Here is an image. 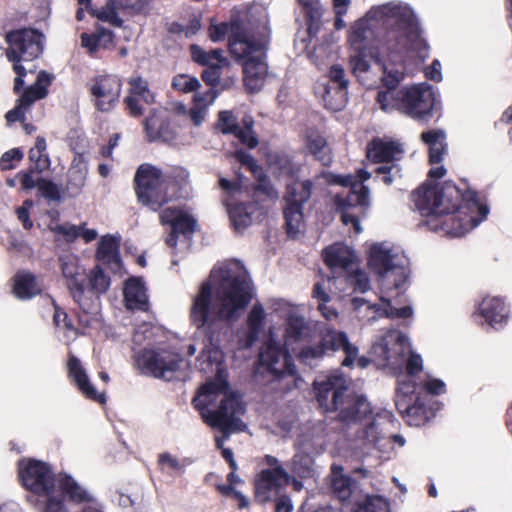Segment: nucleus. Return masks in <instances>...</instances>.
<instances>
[{
  "label": "nucleus",
  "instance_id": "11",
  "mask_svg": "<svg viewBox=\"0 0 512 512\" xmlns=\"http://www.w3.org/2000/svg\"><path fill=\"white\" fill-rule=\"evenodd\" d=\"M320 341L317 344H311L303 347L299 352V359L308 366L317 365L330 352L343 350L345 358L342 365L349 367L352 365V359L356 357L358 348L350 343L345 332L337 331L328 325L319 327Z\"/></svg>",
  "mask_w": 512,
  "mask_h": 512
},
{
  "label": "nucleus",
  "instance_id": "45",
  "mask_svg": "<svg viewBox=\"0 0 512 512\" xmlns=\"http://www.w3.org/2000/svg\"><path fill=\"white\" fill-rule=\"evenodd\" d=\"M42 290L38 279L30 272H19L14 278L13 292L19 299H30Z\"/></svg>",
  "mask_w": 512,
  "mask_h": 512
},
{
  "label": "nucleus",
  "instance_id": "27",
  "mask_svg": "<svg viewBox=\"0 0 512 512\" xmlns=\"http://www.w3.org/2000/svg\"><path fill=\"white\" fill-rule=\"evenodd\" d=\"M121 81L116 76H102L96 79L91 88L97 109L110 111L118 102L121 93Z\"/></svg>",
  "mask_w": 512,
  "mask_h": 512
},
{
  "label": "nucleus",
  "instance_id": "63",
  "mask_svg": "<svg viewBox=\"0 0 512 512\" xmlns=\"http://www.w3.org/2000/svg\"><path fill=\"white\" fill-rule=\"evenodd\" d=\"M158 330L150 323H143L139 325L133 335V342L141 345L145 340H149L154 336V331Z\"/></svg>",
  "mask_w": 512,
  "mask_h": 512
},
{
  "label": "nucleus",
  "instance_id": "9",
  "mask_svg": "<svg viewBox=\"0 0 512 512\" xmlns=\"http://www.w3.org/2000/svg\"><path fill=\"white\" fill-rule=\"evenodd\" d=\"M375 355L385 362V365L395 373H407L413 377L423 369V360L419 354L411 350V344L403 333L391 329L381 340L374 344Z\"/></svg>",
  "mask_w": 512,
  "mask_h": 512
},
{
  "label": "nucleus",
  "instance_id": "46",
  "mask_svg": "<svg viewBox=\"0 0 512 512\" xmlns=\"http://www.w3.org/2000/svg\"><path fill=\"white\" fill-rule=\"evenodd\" d=\"M341 467L333 466L331 474V489L341 501H347L355 492L354 481L342 473Z\"/></svg>",
  "mask_w": 512,
  "mask_h": 512
},
{
  "label": "nucleus",
  "instance_id": "47",
  "mask_svg": "<svg viewBox=\"0 0 512 512\" xmlns=\"http://www.w3.org/2000/svg\"><path fill=\"white\" fill-rule=\"evenodd\" d=\"M88 165L81 158H75L68 171L67 189L72 195H78L85 186Z\"/></svg>",
  "mask_w": 512,
  "mask_h": 512
},
{
  "label": "nucleus",
  "instance_id": "1",
  "mask_svg": "<svg viewBox=\"0 0 512 512\" xmlns=\"http://www.w3.org/2000/svg\"><path fill=\"white\" fill-rule=\"evenodd\" d=\"M375 27L381 28L382 33L378 36L379 51L372 55L374 63L376 57L394 56L409 50L415 51L422 60L428 56L419 21L408 4L393 0L371 6L350 25L347 37L350 47L354 51H365Z\"/></svg>",
  "mask_w": 512,
  "mask_h": 512
},
{
  "label": "nucleus",
  "instance_id": "40",
  "mask_svg": "<svg viewBox=\"0 0 512 512\" xmlns=\"http://www.w3.org/2000/svg\"><path fill=\"white\" fill-rule=\"evenodd\" d=\"M355 52V55L350 56L352 73L363 85L371 88L380 80V75L374 72V68L366 60L364 51Z\"/></svg>",
  "mask_w": 512,
  "mask_h": 512
},
{
  "label": "nucleus",
  "instance_id": "31",
  "mask_svg": "<svg viewBox=\"0 0 512 512\" xmlns=\"http://www.w3.org/2000/svg\"><path fill=\"white\" fill-rule=\"evenodd\" d=\"M120 236H103L96 250V260L98 264L107 267L114 274L122 272V261L119 253Z\"/></svg>",
  "mask_w": 512,
  "mask_h": 512
},
{
  "label": "nucleus",
  "instance_id": "33",
  "mask_svg": "<svg viewBox=\"0 0 512 512\" xmlns=\"http://www.w3.org/2000/svg\"><path fill=\"white\" fill-rule=\"evenodd\" d=\"M323 258L326 265L334 273H346L353 269L356 262L354 252L342 243H335L323 251Z\"/></svg>",
  "mask_w": 512,
  "mask_h": 512
},
{
  "label": "nucleus",
  "instance_id": "18",
  "mask_svg": "<svg viewBox=\"0 0 512 512\" xmlns=\"http://www.w3.org/2000/svg\"><path fill=\"white\" fill-rule=\"evenodd\" d=\"M312 183L303 181L302 183H292L287 185V191L284 196V218L287 234L295 238L300 235L305 228L302 206L311 197Z\"/></svg>",
  "mask_w": 512,
  "mask_h": 512
},
{
  "label": "nucleus",
  "instance_id": "2",
  "mask_svg": "<svg viewBox=\"0 0 512 512\" xmlns=\"http://www.w3.org/2000/svg\"><path fill=\"white\" fill-rule=\"evenodd\" d=\"M252 299L248 272L232 261L214 268L203 282L190 309V319L198 330L212 332L218 322L236 320Z\"/></svg>",
  "mask_w": 512,
  "mask_h": 512
},
{
  "label": "nucleus",
  "instance_id": "42",
  "mask_svg": "<svg viewBox=\"0 0 512 512\" xmlns=\"http://www.w3.org/2000/svg\"><path fill=\"white\" fill-rule=\"evenodd\" d=\"M269 168L271 172L278 178H284L288 184L298 183L295 177L299 171L298 165L294 164L289 156L285 154L272 153L268 157Z\"/></svg>",
  "mask_w": 512,
  "mask_h": 512
},
{
  "label": "nucleus",
  "instance_id": "10",
  "mask_svg": "<svg viewBox=\"0 0 512 512\" xmlns=\"http://www.w3.org/2000/svg\"><path fill=\"white\" fill-rule=\"evenodd\" d=\"M370 177L371 174L364 169L358 170L357 175L336 177L337 183L351 188L345 199H339V205L342 209V222L345 225H352L356 234L362 232L359 219L365 216L370 206L369 189L363 184Z\"/></svg>",
  "mask_w": 512,
  "mask_h": 512
},
{
  "label": "nucleus",
  "instance_id": "8",
  "mask_svg": "<svg viewBox=\"0 0 512 512\" xmlns=\"http://www.w3.org/2000/svg\"><path fill=\"white\" fill-rule=\"evenodd\" d=\"M369 268L378 276L385 293L401 290L410 275V262L401 247L387 243H374L368 254Z\"/></svg>",
  "mask_w": 512,
  "mask_h": 512
},
{
  "label": "nucleus",
  "instance_id": "26",
  "mask_svg": "<svg viewBox=\"0 0 512 512\" xmlns=\"http://www.w3.org/2000/svg\"><path fill=\"white\" fill-rule=\"evenodd\" d=\"M243 127H240L236 118L230 111H222L219 113L217 128L225 134H233L239 141L249 148H254L258 144V140L254 135L252 127L254 121L251 116H245L242 120Z\"/></svg>",
  "mask_w": 512,
  "mask_h": 512
},
{
  "label": "nucleus",
  "instance_id": "55",
  "mask_svg": "<svg viewBox=\"0 0 512 512\" xmlns=\"http://www.w3.org/2000/svg\"><path fill=\"white\" fill-rule=\"evenodd\" d=\"M354 512H389V503L381 496H367Z\"/></svg>",
  "mask_w": 512,
  "mask_h": 512
},
{
  "label": "nucleus",
  "instance_id": "38",
  "mask_svg": "<svg viewBox=\"0 0 512 512\" xmlns=\"http://www.w3.org/2000/svg\"><path fill=\"white\" fill-rule=\"evenodd\" d=\"M125 305L130 310L146 311L149 306L146 287L140 278H129L124 286Z\"/></svg>",
  "mask_w": 512,
  "mask_h": 512
},
{
  "label": "nucleus",
  "instance_id": "57",
  "mask_svg": "<svg viewBox=\"0 0 512 512\" xmlns=\"http://www.w3.org/2000/svg\"><path fill=\"white\" fill-rule=\"evenodd\" d=\"M397 395L395 400L405 399V401H413L415 392V383L407 376V373H399Z\"/></svg>",
  "mask_w": 512,
  "mask_h": 512
},
{
  "label": "nucleus",
  "instance_id": "19",
  "mask_svg": "<svg viewBox=\"0 0 512 512\" xmlns=\"http://www.w3.org/2000/svg\"><path fill=\"white\" fill-rule=\"evenodd\" d=\"M137 366L146 374L171 380L183 364L182 357L171 351L144 349L136 357Z\"/></svg>",
  "mask_w": 512,
  "mask_h": 512
},
{
  "label": "nucleus",
  "instance_id": "15",
  "mask_svg": "<svg viewBox=\"0 0 512 512\" xmlns=\"http://www.w3.org/2000/svg\"><path fill=\"white\" fill-rule=\"evenodd\" d=\"M138 200L156 211L168 201L169 179L160 169L150 164H142L135 175Z\"/></svg>",
  "mask_w": 512,
  "mask_h": 512
},
{
  "label": "nucleus",
  "instance_id": "62",
  "mask_svg": "<svg viewBox=\"0 0 512 512\" xmlns=\"http://www.w3.org/2000/svg\"><path fill=\"white\" fill-rule=\"evenodd\" d=\"M23 158V153L20 149L14 148L5 152L0 159V169L3 171L11 170L15 167L14 161L18 162Z\"/></svg>",
  "mask_w": 512,
  "mask_h": 512
},
{
  "label": "nucleus",
  "instance_id": "16",
  "mask_svg": "<svg viewBox=\"0 0 512 512\" xmlns=\"http://www.w3.org/2000/svg\"><path fill=\"white\" fill-rule=\"evenodd\" d=\"M401 292L396 297L391 292L385 293L382 290L380 303H370L368 300L357 297L352 300V308L355 317L364 324H371L381 317L387 318H409L413 314L409 305L399 306Z\"/></svg>",
  "mask_w": 512,
  "mask_h": 512
},
{
  "label": "nucleus",
  "instance_id": "41",
  "mask_svg": "<svg viewBox=\"0 0 512 512\" xmlns=\"http://www.w3.org/2000/svg\"><path fill=\"white\" fill-rule=\"evenodd\" d=\"M385 414L389 415V419L387 420V422H384V424L382 426H379L378 428L369 429L370 434H376L378 432V436L380 438L378 443H372V442L368 441L367 439L360 437L361 429H359V427H356L355 430L350 432L349 434L355 435L356 440L362 442L363 445H371L379 450H383L385 447V444L388 443L390 441V439H392L400 447L404 446L405 439L401 435H391L390 436L387 434V431H386L387 426H389L391 424V418H392V415L390 413L384 412V413H379L376 415L373 413V416L378 417V416H382Z\"/></svg>",
  "mask_w": 512,
  "mask_h": 512
},
{
  "label": "nucleus",
  "instance_id": "13",
  "mask_svg": "<svg viewBox=\"0 0 512 512\" xmlns=\"http://www.w3.org/2000/svg\"><path fill=\"white\" fill-rule=\"evenodd\" d=\"M295 454L290 461L291 472L302 479L310 478L315 473V455L325 448V428L322 423L306 428L297 438Z\"/></svg>",
  "mask_w": 512,
  "mask_h": 512
},
{
  "label": "nucleus",
  "instance_id": "20",
  "mask_svg": "<svg viewBox=\"0 0 512 512\" xmlns=\"http://www.w3.org/2000/svg\"><path fill=\"white\" fill-rule=\"evenodd\" d=\"M399 95H402L401 112L414 119L429 115L436 102L435 93L427 83L404 87Z\"/></svg>",
  "mask_w": 512,
  "mask_h": 512
},
{
  "label": "nucleus",
  "instance_id": "50",
  "mask_svg": "<svg viewBox=\"0 0 512 512\" xmlns=\"http://www.w3.org/2000/svg\"><path fill=\"white\" fill-rule=\"evenodd\" d=\"M190 52L193 61L207 67L221 66V64L226 62L223 50L221 49H213L206 52L199 45L193 44L190 46Z\"/></svg>",
  "mask_w": 512,
  "mask_h": 512
},
{
  "label": "nucleus",
  "instance_id": "6",
  "mask_svg": "<svg viewBox=\"0 0 512 512\" xmlns=\"http://www.w3.org/2000/svg\"><path fill=\"white\" fill-rule=\"evenodd\" d=\"M23 487L35 497L40 512H68L65 496L70 501L89 499V491L67 474H55L46 462L23 459L18 464Z\"/></svg>",
  "mask_w": 512,
  "mask_h": 512
},
{
  "label": "nucleus",
  "instance_id": "12",
  "mask_svg": "<svg viewBox=\"0 0 512 512\" xmlns=\"http://www.w3.org/2000/svg\"><path fill=\"white\" fill-rule=\"evenodd\" d=\"M374 67L379 71L380 81L386 87V90L379 91L377 102L380 108L385 112L398 110L401 112L402 95L396 87L408 73L403 54H394V56L376 57Z\"/></svg>",
  "mask_w": 512,
  "mask_h": 512
},
{
  "label": "nucleus",
  "instance_id": "7",
  "mask_svg": "<svg viewBox=\"0 0 512 512\" xmlns=\"http://www.w3.org/2000/svg\"><path fill=\"white\" fill-rule=\"evenodd\" d=\"M250 15L256 20V33L245 34V27L236 22L230 43V53L242 60L244 83L251 91H259L268 73L266 48L269 39L268 14L263 6L255 7Z\"/></svg>",
  "mask_w": 512,
  "mask_h": 512
},
{
  "label": "nucleus",
  "instance_id": "48",
  "mask_svg": "<svg viewBox=\"0 0 512 512\" xmlns=\"http://www.w3.org/2000/svg\"><path fill=\"white\" fill-rule=\"evenodd\" d=\"M103 265L97 264L87 275L88 288L86 296H97L105 293L110 287V277L103 270Z\"/></svg>",
  "mask_w": 512,
  "mask_h": 512
},
{
  "label": "nucleus",
  "instance_id": "32",
  "mask_svg": "<svg viewBox=\"0 0 512 512\" xmlns=\"http://www.w3.org/2000/svg\"><path fill=\"white\" fill-rule=\"evenodd\" d=\"M144 130L149 141L170 143L176 139V131L167 120L164 111L154 109L144 121Z\"/></svg>",
  "mask_w": 512,
  "mask_h": 512
},
{
  "label": "nucleus",
  "instance_id": "25",
  "mask_svg": "<svg viewBox=\"0 0 512 512\" xmlns=\"http://www.w3.org/2000/svg\"><path fill=\"white\" fill-rule=\"evenodd\" d=\"M128 84L129 93L124 99L126 108L132 117H140L147 107L155 103V95L142 77L130 78Z\"/></svg>",
  "mask_w": 512,
  "mask_h": 512
},
{
  "label": "nucleus",
  "instance_id": "22",
  "mask_svg": "<svg viewBox=\"0 0 512 512\" xmlns=\"http://www.w3.org/2000/svg\"><path fill=\"white\" fill-rule=\"evenodd\" d=\"M273 310L287 318L285 345L289 348L304 338L309 331V325L300 313V307L284 300H276Z\"/></svg>",
  "mask_w": 512,
  "mask_h": 512
},
{
  "label": "nucleus",
  "instance_id": "54",
  "mask_svg": "<svg viewBox=\"0 0 512 512\" xmlns=\"http://www.w3.org/2000/svg\"><path fill=\"white\" fill-rule=\"evenodd\" d=\"M46 150V141L42 137H37L34 147L29 151V159L35 164V169L42 172L50 165V160L44 154Z\"/></svg>",
  "mask_w": 512,
  "mask_h": 512
},
{
  "label": "nucleus",
  "instance_id": "44",
  "mask_svg": "<svg viewBox=\"0 0 512 512\" xmlns=\"http://www.w3.org/2000/svg\"><path fill=\"white\" fill-rule=\"evenodd\" d=\"M304 140L309 152L323 165L331 163L332 157L325 138L315 129H308L304 134Z\"/></svg>",
  "mask_w": 512,
  "mask_h": 512
},
{
  "label": "nucleus",
  "instance_id": "17",
  "mask_svg": "<svg viewBox=\"0 0 512 512\" xmlns=\"http://www.w3.org/2000/svg\"><path fill=\"white\" fill-rule=\"evenodd\" d=\"M367 157L376 163H384L376 169V173L382 176L386 185L393 183L395 178L401 176V168L397 164L402 160L405 150L399 141L385 138H375L367 145Z\"/></svg>",
  "mask_w": 512,
  "mask_h": 512
},
{
  "label": "nucleus",
  "instance_id": "53",
  "mask_svg": "<svg viewBox=\"0 0 512 512\" xmlns=\"http://www.w3.org/2000/svg\"><path fill=\"white\" fill-rule=\"evenodd\" d=\"M299 4L302 7L308 21H309V31H312L314 28H318V24L323 15V7L319 0H299Z\"/></svg>",
  "mask_w": 512,
  "mask_h": 512
},
{
  "label": "nucleus",
  "instance_id": "64",
  "mask_svg": "<svg viewBox=\"0 0 512 512\" xmlns=\"http://www.w3.org/2000/svg\"><path fill=\"white\" fill-rule=\"evenodd\" d=\"M38 188L43 197L53 201L60 199V193L57 185L49 180L40 179L38 181Z\"/></svg>",
  "mask_w": 512,
  "mask_h": 512
},
{
  "label": "nucleus",
  "instance_id": "60",
  "mask_svg": "<svg viewBox=\"0 0 512 512\" xmlns=\"http://www.w3.org/2000/svg\"><path fill=\"white\" fill-rule=\"evenodd\" d=\"M265 311L261 304H255L248 316V324L252 333L256 334L262 328Z\"/></svg>",
  "mask_w": 512,
  "mask_h": 512
},
{
  "label": "nucleus",
  "instance_id": "36",
  "mask_svg": "<svg viewBox=\"0 0 512 512\" xmlns=\"http://www.w3.org/2000/svg\"><path fill=\"white\" fill-rule=\"evenodd\" d=\"M67 367L69 377L86 398L97 401L99 403L105 402L104 394L98 393L96 391L95 387L90 382L86 370L78 358H76L74 355H70Z\"/></svg>",
  "mask_w": 512,
  "mask_h": 512
},
{
  "label": "nucleus",
  "instance_id": "3",
  "mask_svg": "<svg viewBox=\"0 0 512 512\" xmlns=\"http://www.w3.org/2000/svg\"><path fill=\"white\" fill-rule=\"evenodd\" d=\"M222 360V352L209 339L197 361L201 371L206 374L215 373L216 377L213 381L203 384L193 399L194 407L200 412L203 421L222 432V436L215 438L216 447L221 451L226 449L224 443L231 433L246 429V425L240 419L245 411L243 401L230 390Z\"/></svg>",
  "mask_w": 512,
  "mask_h": 512
},
{
  "label": "nucleus",
  "instance_id": "23",
  "mask_svg": "<svg viewBox=\"0 0 512 512\" xmlns=\"http://www.w3.org/2000/svg\"><path fill=\"white\" fill-rule=\"evenodd\" d=\"M160 220L162 224L171 226V232L166 238V244L171 248L176 247L178 235L188 240L196 227V220L187 211L177 207L165 208L160 214Z\"/></svg>",
  "mask_w": 512,
  "mask_h": 512
},
{
  "label": "nucleus",
  "instance_id": "30",
  "mask_svg": "<svg viewBox=\"0 0 512 512\" xmlns=\"http://www.w3.org/2000/svg\"><path fill=\"white\" fill-rule=\"evenodd\" d=\"M259 5H253L245 10H237L232 15L230 23H221L219 25H211L209 28V36L213 42L221 41L229 34V44L233 36V27L236 22H241L245 27V34L251 35L256 33L255 17L250 12Z\"/></svg>",
  "mask_w": 512,
  "mask_h": 512
},
{
  "label": "nucleus",
  "instance_id": "14",
  "mask_svg": "<svg viewBox=\"0 0 512 512\" xmlns=\"http://www.w3.org/2000/svg\"><path fill=\"white\" fill-rule=\"evenodd\" d=\"M7 57L14 62L15 78L14 90L18 91L23 85V76L27 69L19 64L20 61H32L40 56L43 50L42 35L33 29H20L7 33Z\"/></svg>",
  "mask_w": 512,
  "mask_h": 512
},
{
  "label": "nucleus",
  "instance_id": "59",
  "mask_svg": "<svg viewBox=\"0 0 512 512\" xmlns=\"http://www.w3.org/2000/svg\"><path fill=\"white\" fill-rule=\"evenodd\" d=\"M329 83L327 85L334 88L348 89V80L346 79L345 70L341 65H332L329 70Z\"/></svg>",
  "mask_w": 512,
  "mask_h": 512
},
{
  "label": "nucleus",
  "instance_id": "34",
  "mask_svg": "<svg viewBox=\"0 0 512 512\" xmlns=\"http://www.w3.org/2000/svg\"><path fill=\"white\" fill-rule=\"evenodd\" d=\"M79 305L78 322L86 334L87 330H96L101 327L100 299L97 296H86L83 293L80 299H74Z\"/></svg>",
  "mask_w": 512,
  "mask_h": 512
},
{
  "label": "nucleus",
  "instance_id": "29",
  "mask_svg": "<svg viewBox=\"0 0 512 512\" xmlns=\"http://www.w3.org/2000/svg\"><path fill=\"white\" fill-rule=\"evenodd\" d=\"M421 140L429 148V162L432 167L429 171L431 178L439 179L446 173L443 165H439L447 151L446 134L443 130H429L421 134Z\"/></svg>",
  "mask_w": 512,
  "mask_h": 512
},
{
  "label": "nucleus",
  "instance_id": "49",
  "mask_svg": "<svg viewBox=\"0 0 512 512\" xmlns=\"http://www.w3.org/2000/svg\"><path fill=\"white\" fill-rule=\"evenodd\" d=\"M322 100L324 106L331 111L342 110L348 100V89L334 88L331 85H323Z\"/></svg>",
  "mask_w": 512,
  "mask_h": 512
},
{
  "label": "nucleus",
  "instance_id": "58",
  "mask_svg": "<svg viewBox=\"0 0 512 512\" xmlns=\"http://www.w3.org/2000/svg\"><path fill=\"white\" fill-rule=\"evenodd\" d=\"M172 86L181 92L189 93L195 91L200 86V82L196 77L180 74L173 78Z\"/></svg>",
  "mask_w": 512,
  "mask_h": 512
},
{
  "label": "nucleus",
  "instance_id": "37",
  "mask_svg": "<svg viewBox=\"0 0 512 512\" xmlns=\"http://www.w3.org/2000/svg\"><path fill=\"white\" fill-rule=\"evenodd\" d=\"M289 477L273 473V471H261L255 479V496L260 502H266L277 496L284 482Z\"/></svg>",
  "mask_w": 512,
  "mask_h": 512
},
{
  "label": "nucleus",
  "instance_id": "24",
  "mask_svg": "<svg viewBox=\"0 0 512 512\" xmlns=\"http://www.w3.org/2000/svg\"><path fill=\"white\" fill-rule=\"evenodd\" d=\"M52 82V77L45 71H41L37 75V79L33 85L28 87L20 96L17 106L7 112L6 119L9 122H16L24 120V115L31 107V105L40 99L46 97L47 88Z\"/></svg>",
  "mask_w": 512,
  "mask_h": 512
},
{
  "label": "nucleus",
  "instance_id": "43",
  "mask_svg": "<svg viewBox=\"0 0 512 512\" xmlns=\"http://www.w3.org/2000/svg\"><path fill=\"white\" fill-rule=\"evenodd\" d=\"M224 203L234 230L237 232L244 231L252 222L251 214L254 206L252 204L234 203L230 199H225Z\"/></svg>",
  "mask_w": 512,
  "mask_h": 512
},
{
  "label": "nucleus",
  "instance_id": "61",
  "mask_svg": "<svg viewBox=\"0 0 512 512\" xmlns=\"http://www.w3.org/2000/svg\"><path fill=\"white\" fill-rule=\"evenodd\" d=\"M333 283L332 278H328L322 282H318L314 285L312 296L318 301V303H327L330 301V288Z\"/></svg>",
  "mask_w": 512,
  "mask_h": 512
},
{
  "label": "nucleus",
  "instance_id": "52",
  "mask_svg": "<svg viewBox=\"0 0 512 512\" xmlns=\"http://www.w3.org/2000/svg\"><path fill=\"white\" fill-rule=\"evenodd\" d=\"M89 12L100 21L107 22L115 27H121L123 24L117 13L116 0H108L102 8H90Z\"/></svg>",
  "mask_w": 512,
  "mask_h": 512
},
{
  "label": "nucleus",
  "instance_id": "51",
  "mask_svg": "<svg viewBox=\"0 0 512 512\" xmlns=\"http://www.w3.org/2000/svg\"><path fill=\"white\" fill-rule=\"evenodd\" d=\"M396 407L404 415L410 425L419 426L426 421V416L422 406L412 404V401L405 399L395 400Z\"/></svg>",
  "mask_w": 512,
  "mask_h": 512
},
{
  "label": "nucleus",
  "instance_id": "28",
  "mask_svg": "<svg viewBox=\"0 0 512 512\" xmlns=\"http://www.w3.org/2000/svg\"><path fill=\"white\" fill-rule=\"evenodd\" d=\"M59 263L73 299H80L85 293V268L80 264L79 257L66 253L59 257Z\"/></svg>",
  "mask_w": 512,
  "mask_h": 512
},
{
  "label": "nucleus",
  "instance_id": "56",
  "mask_svg": "<svg viewBox=\"0 0 512 512\" xmlns=\"http://www.w3.org/2000/svg\"><path fill=\"white\" fill-rule=\"evenodd\" d=\"M346 281L354 287L355 290L366 292L370 288V282L366 272L359 270L357 263L345 274Z\"/></svg>",
  "mask_w": 512,
  "mask_h": 512
},
{
  "label": "nucleus",
  "instance_id": "21",
  "mask_svg": "<svg viewBox=\"0 0 512 512\" xmlns=\"http://www.w3.org/2000/svg\"><path fill=\"white\" fill-rule=\"evenodd\" d=\"M262 369H266L276 378L284 376L293 377L296 371L295 365L292 363L286 350L281 348L272 335L259 355L258 371Z\"/></svg>",
  "mask_w": 512,
  "mask_h": 512
},
{
  "label": "nucleus",
  "instance_id": "35",
  "mask_svg": "<svg viewBox=\"0 0 512 512\" xmlns=\"http://www.w3.org/2000/svg\"><path fill=\"white\" fill-rule=\"evenodd\" d=\"M478 312L492 328L502 327L508 320L509 311L502 298L486 296L478 306Z\"/></svg>",
  "mask_w": 512,
  "mask_h": 512
},
{
  "label": "nucleus",
  "instance_id": "39",
  "mask_svg": "<svg viewBox=\"0 0 512 512\" xmlns=\"http://www.w3.org/2000/svg\"><path fill=\"white\" fill-rule=\"evenodd\" d=\"M156 465L163 476L173 481L185 473L188 460L170 452H161L157 456Z\"/></svg>",
  "mask_w": 512,
  "mask_h": 512
},
{
  "label": "nucleus",
  "instance_id": "4",
  "mask_svg": "<svg viewBox=\"0 0 512 512\" xmlns=\"http://www.w3.org/2000/svg\"><path fill=\"white\" fill-rule=\"evenodd\" d=\"M415 207L423 215L431 216V229L451 237H460L483 222L489 212L479 203L474 192L462 194L450 182L442 187L424 185L413 193Z\"/></svg>",
  "mask_w": 512,
  "mask_h": 512
},
{
  "label": "nucleus",
  "instance_id": "5",
  "mask_svg": "<svg viewBox=\"0 0 512 512\" xmlns=\"http://www.w3.org/2000/svg\"><path fill=\"white\" fill-rule=\"evenodd\" d=\"M349 378L339 369L319 376L313 383V390L320 408L324 412H338V420L354 431L361 429V436L372 443L379 442L378 432L370 434L369 429L378 428L387 422L389 415L374 417L370 403L364 396L350 395Z\"/></svg>",
  "mask_w": 512,
  "mask_h": 512
}]
</instances>
